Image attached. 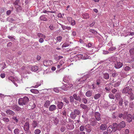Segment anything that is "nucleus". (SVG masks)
<instances>
[{
	"mask_svg": "<svg viewBox=\"0 0 134 134\" xmlns=\"http://www.w3.org/2000/svg\"><path fill=\"white\" fill-rule=\"evenodd\" d=\"M81 111L78 109H75L73 111L71 112L70 114L71 118L73 119H75L77 115H80Z\"/></svg>",
	"mask_w": 134,
	"mask_h": 134,
	"instance_id": "obj_1",
	"label": "nucleus"
},
{
	"mask_svg": "<svg viewBox=\"0 0 134 134\" xmlns=\"http://www.w3.org/2000/svg\"><path fill=\"white\" fill-rule=\"evenodd\" d=\"M29 100L28 98L27 97H24L23 98H20L19 100V104L21 105H25L28 102Z\"/></svg>",
	"mask_w": 134,
	"mask_h": 134,
	"instance_id": "obj_2",
	"label": "nucleus"
},
{
	"mask_svg": "<svg viewBox=\"0 0 134 134\" xmlns=\"http://www.w3.org/2000/svg\"><path fill=\"white\" fill-rule=\"evenodd\" d=\"M126 118L124 119H126L129 122H131L132 119V115L130 114H128V113L126 112Z\"/></svg>",
	"mask_w": 134,
	"mask_h": 134,
	"instance_id": "obj_3",
	"label": "nucleus"
},
{
	"mask_svg": "<svg viewBox=\"0 0 134 134\" xmlns=\"http://www.w3.org/2000/svg\"><path fill=\"white\" fill-rule=\"evenodd\" d=\"M122 65V63L119 61L115 63L114 66L116 68L118 69L121 68Z\"/></svg>",
	"mask_w": 134,
	"mask_h": 134,
	"instance_id": "obj_4",
	"label": "nucleus"
},
{
	"mask_svg": "<svg viewBox=\"0 0 134 134\" xmlns=\"http://www.w3.org/2000/svg\"><path fill=\"white\" fill-rule=\"evenodd\" d=\"M130 86V84H128L127 85V86L125 88H124L122 91V92L123 93H127L128 94H129L130 93L128 90H129V86Z\"/></svg>",
	"mask_w": 134,
	"mask_h": 134,
	"instance_id": "obj_5",
	"label": "nucleus"
},
{
	"mask_svg": "<svg viewBox=\"0 0 134 134\" xmlns=\"http://www.w3.org/2000/svg\"><path fill=\"white\" fill-rule=\"evenodd\" d=\"M97 122L94 118H91L90 120V124L92 126H94L97 124Z\"/></svg>",
	"mask_w": 134,
	"mask_h": 134,
	"instance_id": "obj_6",
	"label": "nucleus"
},
{
	"mask_svg": "<svg viewBox=\"0 0 134 134\" xmlns=\"http://www.w3.org/2000/svg\"><path fill=\"white\" fill-rule=\"evenodd\" d=\"M24 128L26 133L28 131L29 128V124L28 122H26L25 123L24 126Z\"/></svg>",
	"mask_w": 134,
	"mask_h": 134,
	"instance_id": "obj_7",
	"label": "nucleus"
},
{
	"mask_svg": "<svg viewBox=\"0 0 134 134\" xmlns=\"http://www.w3.org/2000/svg\"><path fill=\"white\" fill-rule=\"evenodd\" d=\"M11 109L14 110L19 111L21 110V108L19 107L17 105H15L12 106Z\"/></svg>",
	"mask_w": 134,
	"mask_h": 134,
	"instance_id": "obj_8",
	"label": "nucleus"
},
{
	"mask_svg": "<svg viewBox=\"0 0 134 134\" xmlns=\"http://www.w3.org/2000/svg\"><path fill=\"white\" fill-rule=\"evenodd\" d=\"M111 88L112 87L111 86V85L110 83L108 84L105 85V89L106 91H110Z\"/></svg>",
	"mask_w": 134,
	"mask_h": 134,
	"instance_id": "obj_9",
	"label": "nucleus"
},
{
	"mask_svg": "<svg viewBox=\"0 0 134 134\" xmlns=\"http://www.w3.org/2000/svg\"><path fill=\"white\" fill-rule=\"evenodd\" d=\"M113 129H114L113 132H115L117 130H120L119 127H118V124L116 123H114L113 124Z\"/></svg>",
	"mask_w": 134,
	"mask_h": 134,
	"instance_id": "obj_10",
	"label": "nucleus"
},
{
	"mask_svg": "<svg viewBox=\"0 0 134 134\" xmlns=\"http://www.w3.org/2000/svg\"><path fill=\"white\" fill-rule=\"evenodd\" d=\"M95 118L97 120L99 121L100 120V114L98 112H96L94 113Z\"/></svg>",
	"mask_w": 134,
	"mask_h": 134,
	"instance_id": "obj_11",
	"label": "nucleus"
},
{
	"mask_svg": "<svg viewBox=\"0 0 134 134\" xmlns=\"http://www.w3.org/2000/svg\"><path fill=\"white\" fill-rule=\"evenodd\" d=\"M73 96L75 100L78 101L79 102H80L81 101V99L80 96H77V94L75 93L73 95Z\"/></svg>",
	"mask_w": 134,
	"mask_h": 134,
	"instance_id": "obj_12",
	"label": "nucleus"
},
{
	"mask_svg": "<svg viewBox=\"0 0 134 134\" xmlns=\"http://www.w3.org/2000/svg\"><path fill=\"white\" fill-rule=\"evenodd\" d=\"M125 126V122L122 121L120 123L118 124V127L119 129L120 130L121 129L124 127Z\"/></svg>",
	"mask_w": 134,
	"mask_h": 134,
	"instance_id": "obj_13",
	"label": "nucleus"
},
{
	"mask_svg": "<svg viewBox=\"0 0 134 134\" xmlns=\"http://www.w3.org/2000/svg\"><path fill=\"white\" fill-rule=\"evenodd\" d=\"M80 56L82 59H86L88 58V56L86 54H80Z\"/></svg>",
	"mask_w": 134,
	"mask_h": 134,
	"instance_id": "obj_14",
	"label": "nucleus"
},
{
	"mask_svg": "<svg viewBox=\"0 0 134 134\" xmlns=\"http://www.w3.org/2000/svg\"><path fill=\"white\" fill-rule=\"evenodd\" d=\"M66 127L68 129L71 130L74 128V125L73 124L69 123L68 124Z\"/></svg>",
	"mask_w": 134,
	"mask_h": 134,
	"instance_id": "obj_15",
	"label": "nucleus"
},
{
	"mask_svg": "<svg viewBox=\"0 0 134 134\" xmlns=\"http://www.w3.org/2000/svg\"><path fill=\"white\" fill-rule=\"evenodd\" d=\"M6 113L8 115H10L12 116L14 115L15 113L12 110L8 109L6 111Z\"/></svg>",
	"mask_w": 134,
	"mask_h": 134,
	"instance_id": "obj_16",
	"label": "nucleus"
},
{
	"mask_svg": "<svg viewBox=\"0 0 134 134\" xmlns=\"http://www.w3.org/2000/svg\"><path fill=\"white\" fill-rule=\"evenodd\" d=\"M56 106L54 105H52L49 107V110L51 111H53L56 109Z\"/></svg>",
	"mask_w": 134,
	"mask_h": 134,
	"instance_id": "obj_17",
	"label": "nucleus"
},
{
	"mask_svg": "<svg viewBox=\"0 0 134 134\" xmlns=\"http://www.w3.org/2000/svg\"><path fill=\"white\" fill-rule=\"evenodd\" d=\"M43 64L45 66H48L51 64V63L50 61L46 60L43 61Z\"/></svg>",
	"mask_w": 134,
	"mask_h": 134,
	"instance_id": "obj_18",
	"label": "nucleus"
},
{
	"mask_svg": "<svg viewBox=\"0 0 134 134\" xmlns=\"http://www.w3.org/2000/svg\"><path fill=\"white\" fill-rule=\"evenodd\" d=\"M111 60L113 62L115 63L117 62V61H119V58L118 57H116L115 56L111 58Z\"/></svg>",
	"mask_w": 134,
	"mask_h": 134,
	"instance_id": "obj_19",
	"label": "nucleus"
},
{
	"mask_svg": "<svg viewBox=\"0 0 134 134\" xmlns=\"http://www.w3.org/2000/svg\"><path fill=\"white\" fill-rule=\"evenodd\" d=\"M107 128V126L105 124H102L101 125L100 127V129L102 130H105Z\"/></svg>",
	"mask_w": 134,
	"mask_h": 134,
	"instance_id": "obj_20",
	"label": "nucleus"
},
{
	"mask_svg": "<svg viewBox=\"0 0 134 134\" xmlns=\"http://www.w3.org/2000/svg\"><path fill=\"white\" fill-rule=\"evenodd\" d=\"M107 131L108 132L111 133L114 130L113 127L111 125H110L107 129Z\"/></svg>",
	"mask_w": 134,
	"mask_h": 134,
	"instance_id": "obj_21",
	"label": "nucleus"
},
{
	"mask_svg": "<svg viewBox=\"0 0 134 134\" xmlns=\"http://www.w3.org/2000/svg\"><path fill=\"white\" fill-rule=\"evenodd\" d=\"M64 105L63 103L62 102H58L57 103V106L59 109H61L62 108Z\"/></svg>",
	"mask_w": 134,
	"mask_h": 134,
	"instance_id": "obj_22",
	"label": "nucleus"
},
{
	"mask_svg": "<svg viewBox=\"0 0 134 134\" xmlns=\"http://www.w3.org/2000/svg\"><path fill=\"white\" fill-rule=\"evenodd\" d=\"M92 94V91H88L86 93V96L87 97H91Z\"/></svg>",
	"mask_w": 134,
	"mask_h": 134,
	"instance_id": "obj_23",
	"label": "nucleus"
},
{
	"mask_svg": "<svg viewBox=\"0 0 134 134\" xmlns=\"http://www.w3.org/2000/svg\"><path fill=\"white\" fill-rule=\"evenodd\" d=\"M50 104V102L49 100H46L44 105V107L48 108V107L49 106Z\"/></svg>",
	"mask_w": 134,
	"mask_h": 134,
	"instance_id": "obj_24",
	"label": "nucleus"
},
{
	"mask_svg": "<svg viewBox=\"0 0 134 134\" xmlns=\"http://www.w3.org/2000/svg\"><path fill=\"white\" fill-rule=\"evenodd\" d=\"M80 107L82 109L85 110H87L88 109V107L87 105L81 104L80 105Z\"/></svg>",
	"mask_w": 134,
	"mask_h": 134,
	"instance_id": "obj_25",
	"label": "nucleus"
},
{
	"mask_svg": "<svg viewBox=\"0 0 134 134\" xmlns=\"http://www.w3.org/2000/svg\"><path fill=\"white\" fill-rule=\"evenodd\" d=\"M40 18L42 21H47V18L45 15H42L41 16Z\"/></svg>",
	"mask_w": 134,
	"mask_h": 134,
	"instance_id": "obj_26",
	"label": "nucleus"
},
{
	"mask_svg": "<svg viewBox=\"0 0 134 134\" xmlns=\"http://www.w3.org/2000/svg\"><path fill=\"white\" fill-rule=\"evenodd\" d=\"M67 19L70 20H71V24L73 26L75 25L76 22L75 20H72V18L70 17H68L67 18Z\"/></svg>",
	"mask_w": 134,
	"mask_h": 134,
	"instance_id": "obj_27",
	"label": "nucleus"
},
{
	"mask_svg": "<svg viewBox=\"0 0 134 134\" xmlns=\"http://www.w3.org/2000/svg\"><path fill=\"white\" fill-rule=\"evenodd\" d=\"M103 78L106 80H108L109 78V76L108 73L103 74Z\"/></svg>",
	"mask_w": 134,
	"mask_h": 134,
	"instance_id": "obj_28",
	"label": "nucleus"
},
{
	"mask_svg": "<svg viewBox=\"0 0 134 134\" xmlns=\"http://www.w3.org/2000/svg\"><path fill=\"white\" fill-rule=\"evenodd\" d=\"M52 120L53 121V122L55 125H57L58 124L59 122V120L57 118H53L52 119Z\"/></svg>",
	"mask_w": 134,
	"mask_h": 134,
	"instance_id": "obj_29",
	"label": "nucleus"
},
{
	"mask_svg": "<svg viewBox=\"0 0 134 134\" xmlns=\"http://www.w3.org/2000/svg\"><path fill=\"white\" fill-rule=\"evenodd\" d=\"M101 96V94L98 93L96 94L94 96V98L95 99H99Z\"/></svg>",
	"mask_w": 134,
	"mask_h": 134,
	"instance_id": "obj_30",
	"label": "nucleus"
},
{
	"mask_svg": "<svg viewBox=\"0 0 134 134\" xmlns=\"http://www.w3.org/2000/svg\"><path fill=\"white\" fill-rule=\"evenodd\" d=\"M13 4H14L15 8H17L18 7H19V1L18 0H16L15 2L13 3Z\"/></svg>",
	"mask_w": 134,
	"mask_h": 134,
	"instance_id": "obj_31",
	"label": "nucleus"
},
{
	"mask_svg": "<svg viewBox=\"0 0 134 134\" xmlns=\"http://www.w3.org/2000/svg\"><path fill=\"white\" fill-rule=\"evenodd\" d=\"M125 114H126V112L125 113L123 114H119V117L120 118L122 117L124 119L126 118Z\"/></svg>",
	"mask_w": 134,
	"mask_h": 134,
	"instance_id": "obj_32",
	"label": "nucleus"
},
{
	"mask_svg": "<svg viewBox=\"0 0 134 134\" xmlns=\"http://www.w3.org/2000/svg\"><path fill=\"white\" fill-rule=\"evenodd\" d=\"M64 63V61L63 60H61L59 63V64L57 66V68H59L60 66H62Z\"/></svg>",
	"mask_w": 134,
	"mask_h": 134,
	"instance_id": "obj_33",
	"label": "nucleus"
},
{
	"mask_svg": "<svg viewBox=\"0 0 134 134\" xmlns=\"http://www.w3.org/2000/svg\"><path fill=\"white\" fill-rule=\"evenodd\" d=\"M82 16L83 18L85 19L89 18L90 17L89 14L86 13L83 14Z\"/></svg>",
	"mask_w": 134,
	"mask_h": 134,
	"instance_id": "obj_34",
	"label": "nucleus"
},
{
	"mask_svg": "<svg viewBox=\"0 0 134 134\" xmlns=\"http://www.w3.org/2000/svg\"><path fill=\"white\" fill-rule=\"evenodd\" d=\"M37 36L39 37L43 38H45L46 37L45 35L40 33H38L37 34Z\"/></svg>",
	"mask_w": 134,
	"mask_h": 134,
	"instance_id": "obj_35",
	"label": "nucleus"
},
{
	"mask_svg": "<svg viewBox=\"0 0 134 134\" xmlns=\"http://www.w3.org/2000/svg\"><path fill=\"white\" fill-rule=\"evenodd\" d=\"M110 98L111 99H115V95L111 93H110L108 95Z\"/></svg>",
	"mask_w": 134,
	"mask_h": 134,
	"instance_id": "obj_36",
	"label": "nucleus"
},
{
	"mask_svg": "<svg viewBox=\"0 0 134 134\" xmlns=\"http://www.w3.org/2000/svg\"><path fill=\"white\" fill-rule=\"evenodd\" d=\"M2 120L5 122V123L8 122L10 121L9 118L6 117L3 118Z\"/></svg>",
	"mask_w": 134,
	"mask_h": 134,
	"instance_id": "obj_37",
	"label": "nucleus"
},
{
	"mask_svg": "<svg viewBox=\"0 0 134 134\" xmlns=\"http://www.w3.org/2000/svg\"><path fill=\"white\" fill-rule=\"evenodd\" d=\"M96 85H97L98 87H99V85L101 84V81L100 79H98L96 80Z\"/></svg>",
	"mask_w": 134,
	"mask_h": 134,
	"instance_id": "obj_38",
	"label": "nucleus"
},
{
	"mask_svg": "<svg viewBox=\"0 0 134 134\" xmlns=\"http://www.w3.org/2000/svg\"><path fill=\"white\" fill-rule=\"evenodd\" d=\"M41 70L40 69H38V67L37 66H34V72H36L38 71L37 72Z\"/></svg>",
	"mask_w": 134,
	"mask_h": 134,
	"instance_id": "obj_39",
	"label": "nucleus"
},
{
	"mask_svg": "<svg viewBox=\"0 0 134 134\" xmlns=\"http://www.w3.org/2000/svg\"><path fill=\"white\" fill-rule=\"evenodd\" d=\"M82 100V102L85 104H86L88 102V100L86 98L83 97Z\"/></svg>",
	"mask_w": 134,
	"mask_h": 134,
	"instance_id": "obj_40",
	"label": "nucleus"
},
{
	"mask_svg": "<svg viewBox=\"0 0 134 134\" xmlns=\"http://www.w3.org/2000/svg\"><path fill=\"white\" fill-rule=\"evenodd\" d=\"M115 97L116 99H119L120 97V93H116V94Z\"/></svg>",
	"mask_w": 134,
	"mask_h": 134,
	"instance_id": "obj_41",
	"label": "nucleus"
},
{
	"mask_svg": "<svg viewBox=\"0 0 134 134\" xmlns=\"http://www.w3.org/2000/svg\"><path fill=\"white\" fill-rule=\"evenodd\" d=\"M16 9V10L17 12H20L22 9L20 5H19V7H18L17 8H15Z\"/></svg>",
	"mask_w": 134,
	"mask_h": 134,
	"instance_id": "obj_42",
	"label": "nucleus"
},
{
	"mask_svg": "<svg viewBox=\"0 0 134 134\" xmlns=\"http://www.w3.org/2000/svg\"><path fill=\"white\" fill-rule=\"evenodd\" d=\"M85 127L83 125H81L80 127V130L81 131H83L84 130Z\"/></svg>",
	"mask_w": 134,
	"mask_h": 134,
	"instance_id": "obj_43",
	"label": "nucleus"
},
{
	"mask_svg": "<svg viewBox=\"0 0 134 134\" xmlns=\"http://www.w3.org/2000/svg\"><path fill=\"white\" fill-rule=\"evenodd\" d=\"M41 132V130L38 129H37L35 130L34 132L35 134H39Z\"/></svg>",
	"mask_w": 134,
	"mask_h": 134,
	"instance_id": "obj_44",
	"label": "nucleus"
},
{
	"mask_svg": "<svg viewBox=\"0 0 134 134\" xmlns=\"http://www.w3.org/2000/svg\"><path fill=\"white\" fill-rule=\"evenodd\" d=\"M62 114L63 115V117H64L66 116V113L65 110H63L62 111Z\"/></svg>",
	"mask_w": 134,
	"mask_h": 134,
	"instance_id": "obj_45",
	"label": "nucleus"
},
{
	"mask_svg": "<svg viewBox=\"0 0 134 134\" xmlns=\"http://www.w3.org/2000/svg\"><path fill=\"white\" fill-rule=\"evenodd\" d=\"M70 102H71V103H73L74 102V98L73 96H70Z\"/></svg>",
	"mask_w": 134,
	"mask_h": 134,
	"instance_id": "obj_46",
	"label": "nucleus"
},
{
	"mask_svg": "<svg viewBox=\"0 0 134 134\" xmlns=\"http://www.w3.org/2000/svg\"><path fill=\"white\" fill-rule=\"evenodd\" d=\"M90 31L94 34H97V32L96 31L93 29L90 30Z\"/></svg>",
	"mask_w": 134,
	"mask_h": 134,
	"instance_id": "obj_47",
	"label": "nucleus"
},
{
	"mask_svg": "<svg viewBox=\"0 0 134 134\" xmlns=\"http://www.w3.org/2000/svg\"><path fill=\"white\" fill-rule=\"evenodd\" d=\"M129 95H130V98L132 100H133L134 99V96L133 94L132 93H130Z\"/></svg>",
	"mask_w": 134,
	"mask_h": 134,
	"instance_id": "obj_48",
	"label": "nucleus"
},
{
	"mask_svg": "<svg viewBox=\"0 0 134 134\" xmlns=\"http://www.w3.org/2000/svg\"><path fill=\"white\" fill-rule=\"evenodd\" d=\"M14 133L15 134H18L19 133V130L18 129H16L14 130Z\"/></svg>",
	"mask_w": 134,
	"mask_h": 134,
	"instance_id": "obj_49",
	"label": "nucleus"
},
{
	"mask_svg": "<svg viewBox=\"0 0 134 134\" xmlns=\"http://www.w3.org/2000/svg\"><path fill=\"white\" fill-rule=\"evenodd\" d=\"M69 46V44L68 43H64L62 46V47H65L68 46Z\"/></svg>",
	"mask_w": 134,
	"mask_h": 134,
	"instance_id": "obj_50",
	"label": "nucleus"
},
{
	"mask_svg": "<svg viewBox=\"0 0 134 134\" xmlns=\"http://www.w3.org/2000/svg\"><path fill=\"white\" fill-rule=\"evenodd\" d=\"M90 76V75L89 74H86V75H85V76H83V78H85V79L84 80H83V81L86 80V79H87Z\"/></svg>",
	"mask_w": 134,
	"mask_h": 134,
	"instance_id": "obj_51",
	"label": "nucleus"
},
{
	"mask_svg": "<svg viewBox=\"0 0 134 134\" xmlns=\"http://www.w3.org/2000/svg\"><path fill=\"white\" fill-rule=\"evenodd\" d=\"M41 85V83L40 82H38L36 83V84L34 86V88H37Z\"/></svg>",
	"mask_w": 134,
	"mask_h": 134,
	"instance_id": "obj_52",
	"label": "nucleus"
},
{
	"mask_svg": "<svg viewBox=\"0 0 134 134\" xmlns=\"http://www.w3.org/2000/svg\"><path fill=\"white\" fill-rule=\"evenodd\" d=\"M120 84V82L118 81V82L115 83L114 86L115 87L118 86Z\"/></svg>",
	"mask_w": 134,
	"mask_h": 134,
	"instance_id": "obj_53",
	"label": "nucleus"
},
{
	"mask_svg": "<svg viewBox=\"0 0 134 134\" xmlns=\"http://www.w3.org/2000/svg\"><path fill=\"white\" fill-rule=\"evenodd\" d=\"M66 87L68 88H71L73 86V85L72 84H70V83H67L66 85Z\"/></svg>",
	"mask_w": 134,
	"mask_h": 134,
	"instance_id": "obj_54",
	"label": "nucleus"
},
{
	"mask_svg": "<svg viewBox=\"0 0 134 134\" xmlns=\"http://www.w3.org/2000/svg\"><path fill=\"white\" fill-rule=\"evenodd\" d=\"M118 75V74H117L116 72H114L113 73H112V76L113 77H115L116 76H117Z\"/></svg>",
	"mask_w": 134,
	"mask_h": 134,
	"instance_id": "obj_55",
	"label": "nucleus"
},
{
	"mask_svg": "<svg viewBox=\"0 0 134 134\" xmlns=\"http://www.w3.org/2000/svg\"><path fill=\"white\" fill-rule=\"evenodd\" d=\"M8 79L9 80H10L12 81L13 82H14V78L12 76H10L9 77Z\"/></svg>",
	"mask_w": 134,
	"mask_h": 134,
	"instance_id": "obj_56",
	"label": "nucleus"
},
{
	"mask_svg": "<svg viewBox=\"0 0 134 134\" xmlns=\"http://www.w3.org/2000/svg\"><path fill=\"white\" fill-rule=\"evenodd\" d=\"M85 129L86 130V132L88 133L90 132L92 130V128H85Z\"/></svg>",
	"mask_w": 134,
	"mask_h": 134,
	"instance_id": "obj_57",
	"label": "nucleus"
},
{
	"mask_svg": "<svg viewBox=\"0 0 134 134\" xmlns=\"http://www.w3.org/2000/svg\"><path fill=\"white\" fill-rule=\"evenodd\" d=\"M49 28L50 29L52 30H54L55 28L53 26V25L52 24H51L50 26H49Z\"/></svg>",
	"mask_w": 134,
	"mask_h": 134,
	"instance_id": "obj_58",
	"label": "nucleus"
},
{
	"mask_svg": "<svg viewBox=\"0 0 134 134\" xmlns=\"http://www.w3.org/2000/svg\"><path fill=\"white\" fill-rule=\"evenodd\" d=\"M130 68L129 66H126L124 69V70L125 71H127L129 70L130 69Z\"/></svg>",
	"mask_w": 134,
	"mask_h": 134,
	"instance_id": "obj_59",
	"label": "nucleus"
},
{
	"mask_svg": "<svg viewBox=\"0 0 134 134\" xmlns=\"http://www.w3.org/2000/svg\"><path fill=\"white\" fill-rule=\"evenodd\" d=\"M129 51L131 54H133L134 53V48L131 49Z\"/></svg>",
	"mask_w": 134,
	"mask_h": 134,
	"instance_id": "obj_60",
	"label": "nucleus"
},
{
	"mask_svg": "<svg viewBox=\"0 0 134 134\" xmlns=\"http://www.w3.org/2000/svg\"><path fill=\"white\" fill-rule=\"evenodd\" d=\"M62 37L61 36H59L57 37V40L58 41L60 42L61 41Z\"/></svg>",
	"mask_w": 134,
	"mask_h": 134,
	"instance_id": "obj_61",
	"label": "nucleus"
},
{
	"mask_svg": "<svg viewBox=\"0 0 134 134\" xmlns=\"http://www.w3.org/2000/svg\"><path fill=\"white\" fill-rule=\"evenodd\" d=\"M65 130V128L64 126H62L60 129V131L62 132H64Z\"/></svg>",
	"mask_w": 134,
	"mask_h": 134,
	"instance_id": "obj_62",
	"label": "nucleus"
},
{
	"mask_svg": "<svg viewBox=\"0 0 134 134\" xmlns=\"http://www.w3.org/2000/svg\"><path fill=\"white\" fill-rule=\"evenodd\" d=\"M96 85L94 83L92 84L91 85V87H92V88L93 89H94L96 88Z\"/></svg>",
	"mask_w": 134,
	"mask_h": 134,
	"instance_id": "obj_63",
	"label": "nucleus"
},
{
	"mask_svg": "<svg viewBox=\"0 0 134 134\" xmlns=\"http://www.w3.org/2000/svg\"><path fill=\"white\" fill-rule=\"evenodd\" d=\"M43 39H44V38H40L39 40V42L40 43H43L44 42V41Z\"/></svg>",
	"mask_w": 134,
	"mask_h": 134,
	"instance_id": "obj_64",
	"label": "nucleus"
}]
</instances>
